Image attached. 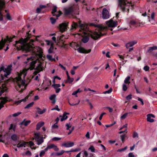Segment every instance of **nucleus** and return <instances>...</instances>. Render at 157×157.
<instances>
[{
    "label": "nucleus",
    "mask_w": 157,
    "mask_h": 157,
    "mask_svg": "<svg viewBox=\"0 0 157 157\" xmlns=\"http://www.w3.org/2000/svg\"><path fill=\"white\" fill-rule=\"evenodd\" d=\"M31 35L29 32L26 33V37L23 39L22 38L18 41H16L14 46L17 47V50H22L26 52H31L36 56H38L39 59L43 61L42 58L43 52L41 48L39 47H35L30 45L27 43V41L31 37Z\"/></svg>",
    "instance_id": "nucleus-1"
},
{
    "label": "nucleus",
    "mask_w": 157,
    "mask_h": 157,
    "mask_svg": "<svg viewBox=\"0 0 157 157\" xmlns=\"http://www.w3.org/2000/svg\"><path fill=\"white\" fill-rule=\"evenodd\" d=\"M90 26H94L97 27L98 29V32L94 31L92 32L90 34L91 37L94 40H96L101 36L106 35V33L102 34L101 31L106 30L108 29V27L107 26H103L95 24L94 23H90L88 24Z\"/></svg>",
    "instance_id": "nucleus-2"
},
{
    "label": "nucleus",
    "mask_w": 157,
    "mask_h": 157,
    "mask_svg": "<svg viewBox=\"0 0 157 157\" xmlns=\"http://www.w3.org/2000/svg\"><path fill=\"white\" fill-rule=\"evenodd\" d=\"M89 26L88 24L82 23V21L80 20L78 21V23L73 22L71 24V30H75L77 28H80L79 29L80 31L86 32L89 31Z\"/></svg>",
    "instance_id": "nucleus-3"
},
{
    "label": "nucleus",
    "mask_w": 157,
    "mask_h": 157,
    "mask_svg": "<svg viewBox=\"0 0 157 157\" xmlns=\"http://www.w3.org/2000/svg\"><path fill=\"white\" fill-rule=\"evenodd\" d=\"M17 86H16V89L17 91L19 92L22 93L25 89L26 86L25 81L22 80L21 77H18L16 78Z\"/></svg>",
    "instance_id": "nucleus-4"
},
{
    "label": "nucleus",
    "mask_w": 157,
    "mask_h": 157,
    "mask_svg": "<svg viewBox=\"0 0 157 157\" xmlns=\"http://www.w3.org/2000/svg\"><path fill=\"white\" fill-rule=\"evenodd\" d=\"M130 4L127 0H118V6L123 12H129Z\"/></svg>",
    "instance_id": "nucleus-5"
},
{
    "label": "nucleus",
    "mask_w": 157,
    "mask_h": 157,
    "mask_svg": "<svg viewBox=\"0 0 157 157\" xmlns=\"http://www.w3.org/2000/svg\"><path fill=\"white\" fill-rule=\"evenodd\" d=\"M34 135L35 139L37 142V144L38 145L41 144L44 141L43 137L40 136L39 133L38 132L35 133Z\"/></svg>",
    "instance_id": "nucleus-6"
},
{
    "label": "nucleus",
    "mask_w": 157,
    "mask_h": 157,
    "mask_svg": "<svg viewBox=\"0 0 157 157\" xmlns=\"http://www.w3.org/2000/svg\"><path fill=\"white\" fill-rule=\"evenodd\" d=\"M11 41V39L8 36H6V38L4 40L3 38L0 41V50L2 49L4 47L5 43L7 42H10Z\"/></svg>",
    "instance_id": "nucleus-7"
},
{
    "label": "nucleus",
    "mask_w": 157,
    "mask_h": 157,
    "mask_svg": "<svg viewBox=\"0 0 157 157\" xmlns=\"http://www.w3.org/2000/svg\"><path fill=\"white\" fill-rule=\"evenodd\" d=\"M44 67L42 66V63L40 62L38 64L37 67L34 69L35 70L33 74L34 75H36L37 74L39 73L40 71H42L44 69Z\"/></svg>",
    "instance_id": "nucleus-8"
},
{
    "label": "nucleus",
    "mask_w": 157,
    "mask_h": 157,
    "mask_svg": "<svg viewBox=\"0 0 157 157\" xmlns=\"http://www.w3.org/2000/svg\"><path fill=\"white\" fill-rule=\"evenodd\" d=\"M102 14V18L104 19H107L109 18V12L105 8L103 9Z\"/></svg>",
    "instance_id": "nucleus-9"
},
{
    "label": "nucleus",
    "mask_w": 157,
    "mask_h": 157,
    "mask_svg": "<svg viewBox=\"0 0 157 157\" xmlns=\"http://www.w3.org/2000/svg\"><path fill=\"white\" fill-rule=\"evenodd\" d=\"M67 23H63L60 24L59 25V30L60 31L63 33L67 29V27L68 26Z\"/></svg>",
    "instance_id": "nucleus-10"
},
{
    "label": "nucleus",
    "mask_w": 157,
    "mask_h": 157,
    "mask_svg": "<svg viewBox=\"0 0 157 157\" xmlns=\"http://www.w3.org/2000/svg\"><path fill=\"white\" fill-rule=\"evenodd\" d=\"M106 23L109 27H114L117 25V23L113 21L112 19L107 21Z\"/></svg>",
    "instance_id": "nucleus-11"
},
{
    "label": "nucleus",
    "mask_w": 157,
    "mask_h": 157,
    "mask_svg": "<svg viewBox=\"0 0 157 157\" xmlns=\"http://www.w3.org/2000/svg\"><path fill=\"white\" fill-rule=\"evenodd\" d=\"M74 7L71 6L68 8L66 9L65 10V14L66 15H69L72 14L74 12Z\"/></svg>",
    "instance_id": "nucleus-12"
},
{
    "label": "nucleus",
    "mask_w": 157,
    "mask_h": 157,
    "mask_svg": "<svg viewBox=\"0 0 157 157\" xmlns=\"http://www.w3.org/2000/svg\"><path fill=\"white\" fill-rule=\"evenodd\" d=\"M77 50L78 52L82 53H88L90 52L91 51V49L86 50L82 47H80L78 48Z\"/></svg>",
    "instance_id": "nucleus-13"
},
{
    "label": "nucleus",
    "mask_w": 157,
    "mask_h": 157,
    "mask_svg": "<svg viewBox=\"0 0 157 157\" xmlns=\"http://www.w3.org/2000/svg\"><path fill=\"white\" fill-rule=\"evenodd\" d=\"M0 99L2 100V101L0 103V110L3 107L4 105L8 101L7 98L6 97H1Z\"/></svg>",
    "instance_id": "nucleus-14"
},
{
    "label": "nucleus",
    "mask_w": 157,
    "mask_h": 157,
    "mask_svg": "<svg viewBox=\"0 0 157 157\" xmlns=\"http://www.w3.org/2000/svg\"><path fill=\"white\" fill-rule=\"evenodd\" d=\"M57 11V7L56 6H55L52 9V13L53 16H56L57 18L59 17L62 13L61 11H59V13L56 15L55 13Z\"/></svg>",
    "instance_id": "nucleus-15"
},
{
    "label": "nucleus",
    "mask_w": 157,
    "mask_h": 157,
    "mask_svg": "<svg viewBox=\"0 0 157 157\" xmlns=\"http://www.w3.org/2000/svg\"><path fill=\"white\" fill-rule=\"evenodd\" d=\"M37 61H39V60L38 59H36V60L32 61L30 63V67H29V69L30 70H32L35 68V65Z\"/></svg>",
    "instance_id": "nucleus-16"
},
{
    "label": "nucleus",
    "mask_w": 157,
    "mask_h": 157,
    "mask_svg": "<svg viewBox=\"0 0 157 157\" xmlns=\"http://www.w3.org/2000/svg\"><path fill=\"white\" fill-rule=\"evenodd\" d=\"M153 118L155 117L154 115L152 114H149L147 115V121L150 122H153L154 121V120L153 119H151V117Z\"/></svg>",
    "instance_id": "nucleus-17"
},
{
    "label": "nucleus",
    "mask_w": 157,
    "mask_h": 157,
    "mask_svg": "<svg viewBox=\"0 0 157 157\" xmlns=\"http://www.w3.org/2000/svg\"><path fill=\"white\" fill-rule=\"evenodd\" d=\"M0 4L2 5H5V3L4 1H0ZM2 8L0 6V21H2L3 20V15L2 13Z\"/></svg>",
    "instance_id": "nucleus-18"
},
{
    "label": "nucleus",
    "mask_w": 157,
    "mask_h": 157,
    "mask_svg": "<svg viewBox=\"0 0 157 157\" xmlns=\"http://www.w3.org/2000/svg\"><path fill=\"white\" fill-rule=\"evenodd\" d=\"M74 144L73 142H67L62 144V146H63L66 147H73Z\"/></svg>",
    "instance_id": "nucleus-19"
},
{
    "label": "nucleus",
    "mask_w": 157,
    "mask_h": 157,
    "mask_svg": "<svg viewBox=\"0 0 157 157\" xmlns=\"http://www.w3.org/2000/svg\"><path fill=\"white\" fill-rule=\"evenodd\" d=\"M137 41H133L128 43H127L126 44V47L127 48H128L129 47H131L133 45L137 43Z\"/></svg>",
    "instance_id": "nucleus-20"
},
{
    "label": "nucleus",
    "mask_w": 157,
    "mask_h": 157,
    "mask_svg": "<svg viewBox=\"0 0 157 157\" xmlns=\"http://www.w3.org/2000/svg\"><path fill=\"white\" fill-rule=\"evenodd\" d=\"M31 122L30 120L25 121V120H24L21 122L20 123V125H24L25 126H27Z\"/></svg>",
    "instance_id": "nucleus-21"
},
{
    "label": "nucleus",
    "mask_w": 157,
    "mask_h": 157,
    "mask_svg": "<svg viewBox=\"0 0 157 157\" xmlns=\"http://www.w3.org/2000/svg\"><path fill=\"white\" fill-rule=\"evenodd\" d=\"M44 124V123L43 122H40L38 123L36 125V129L39 130L40 129V128L43 126Z\"/></svg>",
    "instance_id": "nucleus-22"
},
{
    "label": "nucleus",
    "mask_w": 157,
    "mask_h": 157,
    "mask_svg": "<svg viewBox=\"0 0 157 157\" xmlns=\"http://www.w3.org/2000/svg\"><path fill=\"white\" fill-rule=\"evenodd\" d=\"M56 94H54L51 95L49 98V99L52 101V104H54L56 101Z\"/></svg>",
    "instance_id": "nucleus-23"
},
{
    "label": "nucleus",
    "mask_w": 157,
    "mask_h": 157,
    "mask_svg": "<svg viewBox=\"0 0 157 157\" xmlns=\"http://www.w3.org/2000/svg\"><path fill=\"white\" fill-rule=\"evenodd\" d=\"M46 109H44L43 110H41L39 108H37V112L40 114H42L44 113L46 111Z\"/></svg>",
    "instance_id": "nucleus-24"
},
{
    "label": "nucleus",
    "mask_w": 157,
    "mask_h": 157,
    "mask_svg": "<svg viewBox=\"0 0 157 157\" xmlns=\"http://www.w3.org/2000/svg\"><path fill=\"white\" fill-rule=\"evenodd\" d=\"M27 143H28V142H24L23 143L21 144L19 143L17 144V147L18 148L22 147H25V146Z\"/></svg>",
    "instance_id": "nucleus-25"
},
{
    "label": "nucleus",
    "mask_w": 157,
    "mask_h": 157,
    "mask_svg": "<svg viewBox=\"0 0 157 157\" xmlns=\"http://www.w3.org/2000/svg\"><path fill=\"white\" fill-rule=\"evenodd\" d=\"M156 50H157V46L150 47L148 48L147 50V52L149 53H151L152 52V51Z\"/></svg>",
    "instance_id": "nucleus-26"
},
{
    "label": "nucleus",
    "mask_w": 157,
    "mask_h": 157,
    "mask_svg": "<svg viewBox=\"0 0 157 157\" xmlns=\"http://www.w3.org/2000/svg\"><path fill=\"white\" fill-rule=\"evenodd\" d=\"M46 57L47 59L49 61H56V60L55 58H52V56L51 55H48L46 56Z\"/></svg>",
    "instance_id": "nucleus-27"
},
{
    "label": "nucleus",
    "mask_w": 157,
    "mask_h": 157,
    "mask_svg": "<svg viewBox=\"0 0 157 157\" xmlns=\"http://www.w3.org/2000/svg\"><path fill=\"white\" fill-rule=\"evenodd\" d=\"M54 47L53 46V44H52L51 45L50 48L48 49V52L49 54L53 52L54 49Z\"/></svg>",
    "instance_id": "nucleus-28"
},
{
    "label": "nucleus",
    "mask_w": 157,
    "mask_h": 157,
    "mask_svg": "<svg viewBox=\"0 0 157 157\" xmlns=\"http://www.w3.org/2000/svg\"><path fill=\"white\" fill-rule=\"evenodd\" d=\"M89 40V38L88 36H85L83 37L82 39V41L84 43H87Z\"/></svg>",
    "instance_id": "nucleus-29"
},
{
    "label": "nucleus",
    "mask_w": 157,
    "mask_h": 157,
    "mask_svg": "<svg viewBox=\"0 0 157 157\" xmlns=\"http://www.w3.org/2000/svg\"><path fill=\"white\" fill-rule=\"evenodd\" d=\"M11 139L14 141H16L17 140V136L15 134L12 135L11 136Z\"/></svg>",
    "instance_id": "nucleus-30"
},
{
    "label": "nucleus",
    "mask_w": 157,
    "mask_h": 157,
    "mask_svg": "<svg viewBox=\"0 0 157 157\" xmlns=\"http://www.w3.org/2000/svg\"><path fill=\"white\" fill-rule=\"evenodd\" d=\"M132 112L125 113L124 115H123L121 117V118L122 119H124L127 117L128 114H132Z\"/></svg>",
    "instance_id": "nucleus-31"
},
{
    "label": "nucleus",
    "mask_w": 157,
    "mask_h": 157,
    "mask_svg": "<svg viewBox=\"0 0 157 157\" xmlns=\"http://www.w3.org/2000/svg\"><path fill=\"white\" fill-rule=\"evenodd\" d=\"M34 104V102H32L28 104L25 107V109H28L32 107L33 105Z\"/></svg>",
    "instance_id": "nucleus-32"
},
{
    "label": "nucleus",
    "mask_w": 157,
    "mask_h": 157,
    "mask_svg": "<svg viewBox=\"0 0 157 157\" xmlns=\"http://www.w3.org/2000/svg\"><path fill=\"white\" fill-rule=\"evenodd\" d=\"M130 78L129 76H128L124 80V82L126 84L130 83V82H129V80Z\"/></svg>",
    "instance_id": "nucleus-33"
},
{
    "label": "nucleus",
    "mask_w": 157,
    "mask_h": 157,
    "mask_svg": "<svg viewBox=\"0 0 157 157\" xmlns=\"http://www.w3.org/2000/svg\"><path fill=\"white\" fill-rule=\"evenodd\" d=\"M21 113V112H18L17 113H14L12 115H10V117H11L12 116L13 117H17V116H19V115H20Z\"/></svg>",
    "instance_id": "nucleus-34"
},
{
    "label": "nucleus",
    "mask_w": 157,
    "mask_h": 157,
    "mask_svg": "<svg viewBox=\"0 0 157 157\" xmlns=\"http://www.w3.org/2000/svg\"><path fill=\"white\" fill-rule=\"evenodd\" d=\"M65 152V151L63 150H61L59 152H58L56 153V156H59L63 155Z\"/></svg>",
    "instance_id": "nucleus-35"
},
{
    "label": "nucleus",
    "mask_w": 157,
    "mask_h": 157,
    "mask_svg": "<svg viewBox=\"0 0 157 157\" xmlns=\"http://www.w3.org/2000/svg\"><path fill=\"white\" fill-rule=\"evenodd\" d=\"M15 125H14L13 124H11L10 125L9 129L10 130L13 129L14 131H15Z\"/></svg>",
    "instance_id": "nucleus-36"
},
{
    "label": "nucleus",
    "mask_w": 157,
    "mask_h": 157,
    "mask_svg": "<svg viewBox=\"0 0 157 157\" xmlns=\"http://www.w3.org/2000/svg\"><path fill=\"white\" fill-rule=\"evenodd\" d=\"M60 85L59 84H53L52 85V86L54 89L58 88L60 87Z\"/></svg>",
    "instance_id": "nucleus-37"
},
{
    "label": "nucleus",
    "mask_w": 157,
    "mask_h": 157,
    "mask_svg": "<svg viewBox=\"0 0 157 157\" xmlns=\"http://www.w3.org/2000/svg\"><path fill=\"white\" fill-rule=\"evenodd\" d=\"M33 91H30L29 92V94L26 96V98H28L29 97H31V96H33L34 94L33 93Z\"/></svg>",
    "instance_id": "nucleus-38"
},
{
    "label": "nucleus",
    "mask_w": 157,
    "mask_h": 157,
    "mask_svg": "<svg viewBox=\"0 0 157 157\" xmlns=\"http://www.w3.org/2000/svg\"><path fill=\"white\" fill-rule=\"evenodd\" d=\"M50 20L51 21V23L52 24H54L56 22V19L53 17H51L50 18Z\"/></svg>",
    "instance_id": "nucleus-39"
},
{
    "label": "nucleus",
    "mask_w": 157,
    "mask_h": 157,
    "mask_svg": "<svg viewBox=\"0 0 157 157\" xmlns=\"http://www.w3.org/2000/svg\"><path fill=\"white\" fill-rule=\"evenodd\" d=\"M67 79L69 81V83H71L74 81V78H71L70 76H68L67 77Z\"/></svg>",
    "instance_id": "nucleus-40"
},
{
    "label": "nucleus",
    "mask_w": 157,
    "mask_h": 157,
    "mask_svg": "<svg viewBox=\"0 0 157 157\" xmlns=\"http://www.w3.org/2000/svg\"><path fill=\"white\" fill-rule=\"evenodd\" d=\"M89 150H90L92 152H95V148L93 146H91L89 148Z\"/></svg>",
    "instance_id": "nucleus-41"
},
{
    "label": "nucleus",
    "mask_w": 157,
    "mask_h": 157,
    "mask_svg": "<svg viewBox=\"0 0 157 157\" xmlns=\"http://www.w3.org/2000/svg\"><path fill=\"white\" fill-rule=\"evenodd\" d=\"M127 146H126L124 148L118 149L117 150V152H121V151H124L126 150V149H127Z\"/></svg>",
    "instance_id": "nucleus-42"
},
{
    "label": "nucleus",
    "mask_w": 157,
    "mask_h": 157,
    "mask_svg": "<svg viewBox=\"0 0 157 157\" xmlns=\"http://www.w3.org/2000/svg\"><path fill=\"white\" fill-rule=\"evenodd\" d=\"M6 18L8 20L10 21L12 20L11 17L10 16L9 13H7L6 14Z\"/></svg>",
    "instance_id": "nucleus-43"
},
{
    "label": "nucleus",
    "mask_w": 157,
    "mask_h": 157,
    "mask_svg": "<svg viewBox=\"0 0 157 157\" xmlns=\"http://www.w3.org/2000/svg\"><path fill=\"white\" fill-rule=\"evenodd\" d=\"M112 88H110L108 90L105 91L104 92V94H109V93H110L112 92Z\"/></svg>",
    "instance_id": "nucleus-44"
},
{
    "label": "nucleus",
    "mask_w": 157,
    "mask_h": 157,
    "mask_svg": "<svg viewBox=\"0 0 157 157\" xmlns=\"http://www.w3.org/2000/svg\"><path fill=\"white\" fill-rule=\"evenodd\" d=\"M45 154V152L44 151L42 150L41 151L39 155L40 157H42L43 155H44Z\"/></svg>",
    "instance_id": "nucleus-45"
},
{
    "label": "nucleus",
    "mask_w": 157,
    "mask_h": 157,
    "mask_svg": "<svg viewBox=\"0 0 157 157\" xmlns=\"http://www.w3.org/2000/svg\"><path fill=\"white\" fill-rule=\"evenodd\" d=\"M48 148H49V149H50L53 148V147H55V145L53 144H51L50 145H48Z\"/></svg>",
    "instance_id": "nucleus-46"
},
{
    "label": "nucleus",
    "mask_w": 157,
    "mask_h": 157,
    "mask_svg": "<svg viewBox=\"0 0 157 157\" xmlns=\"http://www.w3.org/2000/svg\"><path fill=\"white\" fill-rule=\"evenodd\" d=\"M120 137L122 142L123 143L125 139V135H121Z\"/></svg>",
    "instance_id": "nucleus-47"
},
{
    "label": "nucleus",
    "mask_w": 157,
    "mask_h": 157,
    "mask_svg": "<svg viewBox=\"0 0 157 157\" xmlns=\"http://www.w3.org/2000/svg\"><path fill=\"white\" fill-rule=\"evenodd\" d=\"M61 139V138L57 137H54L52 139V140L53 141H58V140H60Z\"/></svg>",
    "instance_id": "nucleus-48"
},
{
    "label": "nucleus",
    "mask_w": 157,
    "mask_h": 157,
    "mask_svg": "<svg viewBox=\"0 0 157 157\" xmlns=\"http://www.w3.org/2000/svg\"><path fill=\"white\" fill-rule=\"evenodd\" d=\"M133 137L134 138H136V137H138V134L136 132H133Z\"/></svg>",
    "instance_id": "nucleus-49"
},
{
    "label": "nucleus",
    "mask_w": 157,
    "mask_h": 157,
    "mask_svg": "<svg viewBox=\"0 0 157 157\" xmlns=\"http://www.w3.org/2000/svg\"><path fill=\"white\" fill-rule=\"evenodd\" d=\"M127 86L125 84H123V90L124 91H125L127 90Z\"/></svg>",
    "instance_id": "nucleus-50"
},
{
    "label": "nucleus",
    "mask_w": 157,
    "mask_h": 157,
    "mask_svg": "<svg viewBox=\"0 0 157 157\" xmlns=\"http://www.w3.org/2000/svg\"><path fill=\"white\" fill-rule=\"evenodd\" d=\"M132 95L131 94H130L129 95H128V96H127L126 97V98L127 100H129L132 99Z\"/></svg>",
    "instance_id": "nucleus-51"
},
{
    "label": "nucleus",
    "mask_w": 157,
    "mask_h": 157,
    "mask_svg": "<svg viewBox=\"0 0 157 157\" xmlns=\"http://www.w3.org/2000/svg\"><path fill=\"white\" fill-rule=\"evenodd\" d=\"M57 110L58 111H59L60 110V109L58 108V106L57 105H56L55 108L52 109V110Z\"/></svg>",
    "instance_id": "nucleus-52"
},
{
    "label": "nucleus",
    "mask_w": 157,
    "mask_h": 157,
    "mask_svg": "<svg viewBox=\"0 0 157 157\" xmlns=\"http://www.w3.org/2000/svg\"><path fill=\"white\" fill-rule=\"evenodd\" d=\"M138 100L141 102V104L142 105H144V102L142 99L139 97H138Z\"/></svg>",
    "instance_id": "nucleus-53"
},
{
    "label": "nucleus",
    "mask_w": 157,
    "mask_h": 157,
    "mask_svg": "<svg viewBox=\"0 0 157 157\" xmlns=\"http://www.w3.org/2000/svg\"><path fill=\"white\" fill-rule=\"evenodd\" d=\"M136 21L133 20L131 21L130 22V24L132 25H134L136 24Z\"/></svg>",
    "instance_id": "nucleus-54"
},
{
    "label": "nucleus",
    "mask_w": 157,
    "mask_h": 157,
    "mask_svg": "<svg viewBox=\"0 0 157 157\" xmlns=\"http://www.w3.org/2000/svg\"><path fill=\"white\" fill-rule=\"evenodd\" d=\"M149 69V67L147 66H145L144 67V70L145 71H148Z\"/></svg>",
    "instance_id": "nucleus-55"
},
{
    "label": "nucleus",
    "mask_w": 157,
    "mask_h": 157,
    "mask_svg": "<svg viewBox=\"0 0 157 157\" xmlns=\"http://www.w3.org/2000/svg\"><path fill=\"white\" fill-rule=\"evenodd\" d=\"M106 114V113H102L101 114V115H100V116L99 117V120H101L102 119L103 116L104 115Z\"/></svg>",
    "instance_id": "nucleus-56"
},
{
    "label": "nucleus",
    "mask_w": 157,
    "mask_h": 157,
    "mask_svg": "<svg viewBox=\"0 0 157 157\" xmlns=\"http://www.w3.org/2000/svg\"><path fill=\"white\" fill-rule=\"evenodd\" d=\"M56 124L55 123L52 126V128L53 129L57 128H58V125Z\"/></svg>",
    "instance_id": "nucleus-57"
},
{
    "label": "nucleus",
    "mask_w": 157,
    "mask_h": 157,
    "mask_svg": "<svg viewBox=\"0 0 157 157\" xmlns=\"http://www.w3.org/2000/svg\"><path fill=\"white\" fill-rule=\"evenodd\" d=\"M29 143L30 147H31L34 145V143L32 141H29Z\"/></svg>",
    "instance_id": "nucleus-58"
},
{
    "label": "nucleus",
    "mask_w": 157,
    "mask_h": 157,
    "mask_svg": "<svg viewBox=\"0 0 157 157\" xmlns=\"http://www.w3.org/2000/svg\"><path fill=\"white\" fill-rule=\"evenodd\" d=\"M106 109H107L109 110V112L110 113H112L113 111V109L109 107H106Z\"/></svg>",
    "instance_id": "nucleus-59"
},
{
    "label": "nucleus",
    "mask_w": 157,
    "mask_h": 157,
    "mask_svg": "<svg viewBox=\"0 0 157 157\" xmlns=\"http://www.w3.org/2000/svg\"><path fill=\"white\" fill-rule=\"evenodd\" d=\"M128 157H135L134 155L132 152H130L128 154Z\"/></svg>",
    "instance_id": "nucleus-60"
},
{
    "label": "nucleus",
    "mask_w": 157,
    "mask_h": 157,
    "mask_svg": "<svg viewBox=\"0 0 157 157\" xmlns=\"http://www.w3.org/2000/svg\"><path fill=\"white\" fill-rule=\"evenodd\" d=\"M25 154L27 155H32V153L30 151H27L25 152Z\"/></svg>",
    "instance_id": "nucleus-61"
},
{
    "label": "nucleus",
    "mask_w": 157,
    "mask_h": 157,
    "mask_svg": "<svg viewBox=\"0 0 157 157\" xmlns=\"http://www.w3.org/2000/svg\"><path fill=\"white\" fill-rule=\"evenodd\" d=\"M67 114V115L69 114V113H67L65 112H64V113L63 114V117L64 118H65V117H67L66 115Z\"/></svg>",
    "instance_id": "nucleus-62"
},
{
    "label": "nucleus",
    "mask_w": 157,
    "mask_h": 157,
    "mask_svg": "<svg viewBox=\"0 0 157 157\" xmlns=\"http://www.w3.org/2000/svg\"><path fill=\"white\" fill-rule=\"evenodd\" d=\"M59 66H60L64 70H66V68L64 67L62 64H59Z\"/></svg>",
    "instance_id": "nucleus-63"
},
{
    "label": "nucleus",
    "mask_w": 157,
    "mask_h": 157,
    "mask_svg": "<svg viewBox=\"0 0 157 157\" xmlns=\"http://www.w3.org/2000/svg\"><path fill=\"white\" fill-rule=\"evenodd\" d=\"M41 10V9L40 7L37 8L36 9V12L38 13H40Z\"/></svg>",
    "instance_id": "nucleus-64"
}]
</instances>
